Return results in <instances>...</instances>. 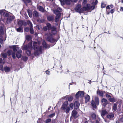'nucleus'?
<instances>
[{
    "mask_svg": "<svg viewBox=\"0 0 123 123\" xmlns=\"http://www.w3.org/2000/svg\"><path fill=\"white\" fill-rule=\"evenodd\" d=\"M29 30V28H28L27 27L25 28V31L26 32H28Z\"/></svg>",
    "mask_w": 123,
    "mask_h": 123,
    "instance_id": "obj_53",
    "label": "nucleus"
},
{
    "mask_svg": "<svg viewBox=\"0 0 123 123\" xmlns=\"http://www.w3.org/2000/svg\"><path fill=\"white\" fill-rule=\"evenodd\" d=\"M48 37L47 38V41L50 42L51 43H53L56 42V40L52 37V35L49 33L47 35Z\"/></svg>",
    "mask_w": 123,
    "mask_h": 123,
    "instance_id": "obj_5",
    "label": "nucleus"
},
{
    "mask_svg": "<svg viewBox=\"0 0 123 123\" xmlns=\"http://www.w3.org/2000/svg\"><path fill=\"white\" fill-rule=\"evenodd\" d=\"M77 111L75 110H73L72 112V117L75 118H76L78 117Z\"/></svg>",
    "mask_w": 123,
    "mask_h": 123,
    "instance_id": "obj_11",
    "label": "nucleus"
},
{
    "mask_svg": "<svg viewBox=\"0 0 123 123\" xmlns=\"http://www.w3.org/2000/svg\"><path fill=\"white\" fill-rule=\"evenodd\" d=\"M56 16L55 20V21L57 22L59 21V18L60 16V14L58 13V14H56Z\"/></svg>",
    "mask_w": 123,
    "mask_h": 123,
    "instance_id": "obj_18",
    "label": "nucleus"
},
{
    "mask_svg": "<svg viewBox=\"0 0 123 123\" xmlns=\"http://www.w3.org/2000/svg\"><path fill=\"white\" fill-rule=\"evenodd\" d=\"M96 123H99V121H98L97 120L96 121Z\"/></svg>",
    "mask_w": 123,
    "mask_h": 123,
    "instance_id": "obj_64",
    "label": "nucleus"
},
{
    "mask_svg": "<svg viewBox=\"0 0 123 123\" xmlns=\"http://www.w3.org/2000/svg\"><path fill=\"white\" fill-rule=\"evenodd\" d=\"M84 94V92L82 91H80L76 93L75 97L77 99H78L80 98L83 97Z\"/></svg>",
    "mask_w": 123,
    "mask_h": 123,
    "instance_id": "obj_4",
    "label": "nucleus"
},
{
    "mask_svg": "<svg viewBox=\"0 0 123 123\" xmlns=\"http://www.w3.org/2000/svg\"><path fill=\"white\" fill-rule=\"evenodd\" d=\"M54 18V17L52 16H49L47 17V19L49 21H52L53 20Z\"/></svg>",
    "mask_w": 123,
    "mask_h": 123,
    "instance_id": "obj_22",
    "label": "nucleus"
},
{
    "mask_svg": "<svg viewBox=\"0 0 123 123\" xmlns=\"http://www.w3.org/2000/svg\"><path fill=\"white\" fill-rule=\"evenodd\" d=\"M42 45L43 47L45 48H47V45L45 41H43V42L42 43Z\"/></svg>",
    "mask_w": 123,
    "mask_h": 123,
    "instance_id": "obj_32",
    "label": "nucleus"
},
{
    "mask_svg": "<svg viewBox=\"0 0 123 123\" xmlns=\"http://www.w3.org/2000/svg\"><path fill=\"white\" fill-rule=\"evenodd\" d=\"M110 6L111 7V8H112L113 7V5H111L110 6Z\"/></svg>",
    "mask_w": 123,
    "mask_h": 123,
    "instance_id": "obj_63",
    "label": "nucleus"
},
{
    "mask_svg": "<svg viewBox=\"0 0 123 123\" xmlns=\"http://www.w3.org/2000/svg\"><path fill=\"white\" fill-rule=\"evenodd\" d=\"M51 121V119L50 118L46 119L45 121V123H48L50 122Z\"/></svg>",
    "mask_w": 123,
    "mask_h": 123,
    "instance_id": "obj_42",
    "label": "nucleus"
},
{
    "mask_svg": "<svg viewBox=\"0 0 123 123\" xmlns=\"http://www.w3.org/2000/svg\"><path fill=\"white\" fill-rule=\"evenodd\" d=\"M48 28L47 26H45L43 27V29L44 31H46L47 30Z\"/></svg>",
    "mask_w": 123,
    "mask_h": 123,
    "instance_id": "obj_49",
    "label": "nucleus"
},
{
    "mask_svg": "<svg viewBox=\"0 0 123 123\" xmlns=\"http://www.w3.org/2000/svg\"><path fill=\"white\" fill-rule=\"evenodd\" d=\"M62 11V9L60 7H58L56 9H55L53 10L54 13L55 14H58V13H60V12Z\"/></svg>",
    "mask_w": 123,
    "mask_h": 123,
    "instance_id": "obj_8",
    "label": "nucleus"
},
{
    "mask_svg": "<svg viewBox=\"0 0 123 123\" xmlns=\"http://www.w3.org/2000/svg\"><path fill=\"white\" fill-rule=\"evenodd\" d=\"M114 116V114L113 113H111L108 115L107 117L109 118H113Z\"/></svg>",
    "mask_w": 123,
    "mask_h": 123,
    "instance_id": "obj_25",
    "label": "nucleus"
},
{
    "mask_svg": "<svg viewBox=\"0 0 123 123\" xmlns=\"http://www.w3.org/2000/svg\"><path fill=\"white\" fill-rule=\"evenodd\" d=\"M109 100L111 102H114L116 101V99L114 98H111L109 99Z\"/></svg>",
    "mask_w": 123,
    "mask_h": 123,
    "instance_id": "obj_29",
    "label": "nucleus"
},
{
    "mask_svg": "<svg viewBox=\"0 0 123 123\" xmlns=\"http://www.w3.org/2000/svg\"><path fill=\"white\" fill-rule=\"evenodd\" d=\"M63 2L66 3L68 5H69L70 4V2L69 0H64Z\"/></svg>",
    "mask_w": 123,
    "mask_h": 123,
    "instance_id": "obj_28",
    "label": "nucleus"
},
{
    "mask_svg": "<svg viewBox=\"0 0 123 123\" xmlns=\"http://www.w3.org/2000/svg\"><path fill=\"white\" fill-rule=\"evenodd\" d=\"M106 97L108 98H111V96L107 94H106Z\"/></svg>",
    "mask_w": 123,
    "mask_h": 123,
    "instance_id": "obj_52",
    "label": "nucleus"
},
{
    "mask_svg": "<svg viewBox=\"0 0 123 123\" xmlns=\"http://www.w3.org/2000/svg\"><path fill=\"white\" fill-rule=\"evenodd\" d=\"M87 3L86 0H83V2L82 4L83 5H85Z\"/></svg>",
    "mask_w": 123,
    "mask_h": 123,
    "instance_id": "obj_50",
    "label": "nucleus"
},
{
    "mask_svg": "<svg viewBox=\"0 0 123 123\" xmlns=\"http://www.w3.org/2000/svg\"><path fill=\"white\" fill-rule=\"evenodd\" d=\"M90 4H87L86 5V7H83L84 11L90 10Z\"/></svg>",
    "mask_w": 123,
    "mask_h": 123,
    "instance_id": "obj_16",
    "label": "nucleus"
},
{
    "mask_svg": "<svg viewBox=\"0 0 123 123\" xmlns=\"http://www.w3.org/2000/svg\"><path fill=\"white\" fill-rule=\"evenodd\" d=\"M68 102L67 101H65L63 104L61 108V110L65 111L66 113L68 114L69 113L70 110V108L72 110L74 106V105L73 103H71L70 104L69 106H68Z\"/></svg>",
    "mask_w": 123,
    "mask_h": 123,
    "instance_id": "obj_1",
    "label": "nucleus"
},
{
    "mask_svg": "<svg viewBox=\"0 0 123 123\" xmlns=\"http://www.w3.org/2000/svg\"><path fill=\"white\" fill-rule=\"evenodd\" d=\"M114 11V10L113 9H112L110 11V12L111 13H113Z\"/></svg>",
    "mask_w": 123,
    "mask_h": 123,
    "instance_id": "obj_56",
    "label": "nucleus"
},
{
    "mask_svg": "<svg viewBox=\"0 0 123 123\" xmlns=\"http://www.w3.org/2000/svg\"><path fill=\"white\" fill-rule=\"evenodd\" d=\"M104 92L101 91H97V93L99 96L103 97L104 94Z\"/></svg>",
    "mask_w": 123,
    "mask_h": 123,
    "instance_id": "obj_19",
    "label": "nucleus"
},
{
    "mask_svg": "<svg viewBox=\"0 0 123 123\" xmlns=\"http://www.w3.org/2000/svg\"><path fill=\"white\" fill-rule=\"evenodd\" d=\"M51 33L53 34H55L56 33V28L55 27L53 26L50 29Z\"/></svg>",
    "mask_w": 123,
    "mask_h": 123,
    "instance_id": "obj_14",
    "label": "nucleus"
},
{
    "mask_svg": "<svg viewBox=\"0 0 123 123\" xmlns=\"http://www.w3.org/2000/svg\"><path fill=\"white\" fill-rule=\"evenodd\" d=\"M15 18V17L13 16H10L8 17L7 19V23L8 24L10 23Z\"/></svg>",
    "mask_w": 123,
    "mask_h": 123,
    "instance_id": "obj_7",
    "label": "nucleus"
},
{
    "mask_svg": "<svg viewBox=\"0 0 123 123\" xmlns=\"http://www.w3.org/2000/svg\"><path fill=\"white\" fill-rule=\"evenodd\" d=\"M16 29L18 32H23V29L21 27V26H20L18 28H16Z\"/></svg>",
    "mask_w": 123,
    "mask_h": 123,
    "instance_id": "obj_23",
    "label": "nucleus"
},
{
    "mask_svg": "<svg viewBox=\"0 0 123 123\" xmlns=\"http://www.w3.org/2000/svg\"><path fill=\"white\" fill-rule=\"evenodd\" d=\"M26 40L29 41L31 40V37L30 36L27 35L26 36Z\"/></svg>",
    "mask_w": 123,
    "mask_h": 123,
    "instance_id": "obj_31",
    "label": "nucleus"
},
{
    "mask_svg": "<svg viewBox=\"0 0 123 123\" xmlns=\"http://www.w3.org/2000/svg\"><path fill=\"white\" fill-rule=\"evenodd\" d=\"M120 11H123V7H120Z\"/></svg>",
    "mask_w": 123,
    "mask_h": 123,
    "instance_id": "obj_58",
    "label": "nucleus"
},
{
    "mask_svg": "<svg viewBox=\"0 0 123 123\" xmlns=\"http://www.w3.org/2000/svg\"><path fill=\"white\" fill-rule=\"evenodd\" d=\"M98 3V1L97 0H96L95 1V2L93 3V4H94V5H95L97 4Z\"/></svg>",
    "mask_w": 123,
    "mask_h": 123,
    "instance_id": "obj_55",
    "label": "nucleus"
},
{
    "mask_svg": "<svg viewBox=\"0 0 123 123\" xmlns=\"http://www.w3.org/2000/svg\"><path fill=\"white\" fill-rule=\"evenodd\" d=\"M18 24L20 26H21L23 25H26V23L24 21L20 20L18 21Z\"/></svg>",
    "mask_w": 123,
    "mask_h": 123,
    "instance_id": "obj_10",
    "label": "nucleus"
},
{
    "mask_svg": "<svg viewBox=\"0 0 123 123\" xmlns=\"http://www.w3.org/2000/svg\"><path fill=\"white\" fill-rule=\"evenodd\" d=\"M75 10L79 13H81L84 11V7L82 8L81 7V5H77L75 8Z\"/></svg>",
    "mask_w": 123,
    "mask_h": 123,
    "instance_id": "obj_6",
    "label": "nucleus"
},
{
    "mask_svg": "<svg viewBox=\"0 0 123 123\" xmlns=\"http://www.w3.org/2000/svg\"><path fill=\"white\" fill-rule=\"evenodd\" d=\"M0 13L1 15H3L6 17H9V14L8 13L4 12L3 10H1L0 11Z\"/></svg>",
    "mask_w": 123,
    "mask_h": 123,
    "instance_id": "obj_13",
    "label": "nucleus"
},
{
    "mask_svg": "<svg viewBox=\"0 0 123 123\" xmlns=\"http://www.w3.org/2000/svg\"><path fill=\"white\" fill-rule=\"evenodd\" d=\"M33 44L34 50L37 53H40L42 47L38 46V43L36 42H34Z\"/></svg>",
    "mask_w": 123,
    "mask_h": 123,
    "instance_id": "obj_3",
    "label": "nucleus"
},
{
    "mask_svg": "<svg viewBox=\"0 0 123 123\" xmlns=\"http://www.w3.org/2000/svg\"><path fill=\"white\" fill-rule=\"evenodd\" d=\"M3 60L1 58H0V63H3V62H2Z\"/></svg>",
    "mask_w": 123,
    "mask_h": 123,
    "instance_id": "obj_57",
    "label": "nucleus"
},
{
    "mask_svg": "<svg viewBox=\"0 0 123 123\" xmlns=\"http://www.w3.org/2000/svg\"><path fill=\"white\" fill-rule=\"evenodd\" d=\"M28 57L26 56H23L21 58L22 60L25 61H26L28 60Z\"/></svg>",
    "mask_w": 123,
    "mask_h": 123,
    "instance_id": "obj_36",
    "label": "nucleus"
},
{
    "mask_svg": "<svg viewBox=\"0 0 123 123\" xmlns=\"http://www.w3.org/2000/svg\"><path fill=\"white\" fill-rule=\"evenodd\" d=\"M95 99L96 104L97 105H98L99 104V100L98 98L97 97H95Z\"/></svg>",
    "mask_w": 123,
    "mask_h": 123,
    "instance_id": "obj_26",
    "label": "nucleus"
},
{
    "mask_svg": "<svg viewBox=\"0 0 123 123\" xmlns=\"http://www.w3.org/2000/svg\"><path fill=\"white\" fill-rule=\"evenodd\" d=\"M28 3H30L31 2V1L30 0H25Z\"/></svg>",
    "mask_w": 123,
    "mask_h": 123,
    "instance_id": "obj_61",
    "label": "nucleus"
},
{
    "mask_svg": "<svg viewBox=\"0 0 123 123\" xmlns=\"http://www.w3.org/2000/svg\"><path fill=\"white\" fill-rule=\"evenodd\" d=\"M107 101V100L104 98H103L101 102L103 103H105Z\"/></svg>",
    "mask_w": 123,
    "mask_h": 123,
    "instance_id": "obj_47",
    "label": "nucleus"
},
{
    "mask_svg": "<svg viewBox=\"0 0 123 123\" xmlns=\"http://www.w3.org/2000/svg\"><path fill=\"white\" fill-rule=\"evenodd\" d=\"M55 113L49 115L48 117H50V118H52L54 117L55 115Z\"/></svg>",
    "mask_w": 123,
    "mask_h": 123,
    "instance_id": "obj_41",
    "label": "nucleus"
},
{
    "mask_svg": "<svg viewBox=\"0 0 123 123\" xmlns=\"http://www.w3.org/2000/svg\"><path fill=\"white\" fill-rule=\"evenodd\" d=\"M3 42V40L1 38H0V43H2Z\"/></svg>",
    "mask_w": 123,
    "mask_h": 123,
    "instance_id": "obj_59",
    "label": "nucleus"
},
{
    "mask_svg": "<svg viewBox=\"0 0 123 123\" xmlns=\"http://www.w3.org/2000/svg\"><path fill=\"white\" fill-rule=\"evenodd\" d=\"M38 8L39 11L42 12H43L45 11V10L43 7L41 6H38Z\"/></svg>",
    "mask_w": 123,
    "mask_h": 123,
    "instance_id": "obj_24",
    "label": "nucleus"
},
{
    "mask_svg": "<svg viewBox=\"0 0 123 123\" xmlns=\"http://www.w3.org/2000/svg\"><path fill=\"white\" fill-rule=\"evenodd\" d=\"M1 55H2V57L4 58H6L7 56V54L6 53H2L1 54Z\"/></svg>",
    "mask_w": 123,
    "mask_h": 123,
    "instance_id": "obj_39",
    "label": "nucleus"
},
{
    "mask_svg": "<svg viewBox=\"0 0 123 123\" xmlns=\"http://www.w3.org/2000/svg\"><path fill=\"white\" fill-rule=\"evenodd\" d=\"M117 105L116 104H114V105L113 109L115 111H116L117 110Z\"/></svg>",
    "mask_w": 123,
    "mask_h": 123,
    "instance_id": "obj_38",
    "label": "nucleus"
},
{
    "mask_svg": "<svg viewBox=\"0 0 123 123\" xmlns=\"http://www.w3.org/2000/svg\"><path fill=\"white\" fill-rule=\"evenodd\" d=\"M73 98L72 96L69 97L68 98V100L69 101H71L73 99Z\"/></svg>",
    "mask_w": 123,
    "mask_h": 123,
    "instance_id": "obj_44",
    "label": "nucleus"
},
{
    "mask_svg": "<svg viewBox=\"0 0 123 123\" xmlns=\"http://www.w3.org/2000/svg\"><path fill=\"white\" fill-rule=\"evenodd\" d=\"M93 5L90 6V10H93L95 8V5L94 4Z\"/></svg>",
    "mask_w": 123,
    "mask_h": 123,
    "instance_id": "obj_48",
    "label": "nucleus"
},
{
    "mask_svg": "<svg viewBox=\"0 0 123 123\" xmlns=\"http://www.w3.org/2000/svg\"><path fill=\"white\" fill-rule=\"evenodd\" d=\"M92 105V107L95 108H96L97 107L96 105H97L96 104V102L95 103L94 101L93 100H92L91 103Z\"/></svg>",
    "mask_w": 123,
    "mask_h": 123,
    "instance_id": "obj_20",
    "label": "nucleus"
},
{
    "mask_svg": "<svg viewBox=\"0 0 123 123\" xmlns=\"http://www.w3.org/2000/svg\"><path fill=\"white\" fill-rule=\"evenodd\" d=\"M59 66H60V68L59 69H60L61 70L62 69V66L61 65V64H60L59 65Z\"/></svg>",
    "mask_w": 123,
    "mask_h": 123,
    "instance_id": "obj_60",
    "label": "nucleus"
},
{
    "mask_svg": "<svg viewBox=\"0 0 123 123\" xmlns=\"http://www.w3.org/2000/svg\"><path fill=\"white\" fill-rule=\"evenodd\" d=\"M33 14L34 16L37 17L38 16V12L36 11H34L33 12Z\"/></svg>",
    "mask_w": 123,
    "mask_h": 123,
    "instance_id": "obj_27",
    "label": "nucleus"
},
{
    "mask_svg": "<svg viewBox=\"0 0 123 123\" xmlns=\"http://www.w3.org/2000/svg\"><path fill=\"white\" fill-rule=\"evenodd\" d=\"M13 51L15 53L17 52L16 56L18 58H19L21 57V53L22 51L19 48V47L17 45H14L12 46V47Z\"/></svg>",
    "mask_w": 123,
    "mask_h": 123,
    "instance_id": "obj_2",
    "label": "nucleus"
},
{
    "mask_svg": "<svg viewBox=\"0 0 123 123\" xmlns=\"http://www.w3.org/2000/svg\"><path fill=\"white\" fill-rule=\"evenodd\" d=\"M46 73L47 74H48V75H49L50 74V71H48V70H47L45 71Z\"/></svg>",
    "mask_w": 123,
    "mask_h": 123,
    "instance_id": "obj_51",
    "label": "nucleus"
},
{
    "mask_svg": "<svg viewBox=\"0 0 123 123\" xmlns=\"http://www.w3.org/2000/svg\"><path fill=\"white\" fill-rule=\"evenodd\" d=\"M74 109H77L79 108L80 105V104L79 102L76 101L74 102Z\"/></svg>",
    "mask_w": 123,
    "mask_h": 123,
    "instance_id": "obj_12",
    "label": "nucleus"
},
{
    "mask_svg": "<svg viewBox=\"0 0 123 123\" xmlns=\"http://www.w3.org/2000/svg\"><path fill=\"white\" fill-rule=\"evenodd\" d=\"M101 6L102 8H104L105 7V4L103 3H101Z\"/></svg>",
    "mask_w": 123,
    "mask_h": 123,
    "instance_id": "obj_54",
    "label": "nucleus"
},
{
    "mask_svg": "<svg viewBox=\"0 0 123 123\" xmlns=\"http://www.w3.org/2000/svg\"><path fill=\"white\" fill-rule=\"evenodd\" d=\"M108 114V112L105 110H102L101 113V116L104 118L103 116Z\"/></svg>",
    "mask_w": 123,
    "mask_h": 123,
    "instance_id": "obj_15",
    "label": "nucleus"
},
{
    "mask_svg": "<svg viewBox=\"0 0 123 123\" xmlns=\"http://www.w3.org/2000/svg\"><path fill=\"white\" fill-rule=\"evenodd\" d=\"M106 8L108 9H110L109 6H107L106 7Z\"/></svg>",
    "mask_w": 123,
    "mask_h": 123,
    "instance_id": "obj_62",
    "label": "nucleus"
},
{
    "mask_svg": "<svg viewBox=\"0 0 123 123\" xmlns=\"http://www.w3.org/2000/svg\"><path fill=\"white\" fill-rule=\"evenodd\" d=\"M0 70L2 71H4V69L3 66L1 65H0Z\"/></svg>",
    "mask_w": 123,
    "mask_h": 123,
    "instance_id": "obj_45",
    "label": "nucleus"
},
{
    "mask_svg": "<svg viewBox=\"0 0 123 123\" xmlns=\"http://www.w3.org/2000/svg\"><path fill=\"white\" fill-rule=\"evenodd\" d=\"M28 14L29 17L31 18V17H32V15L31 11H28Z\"/></svg>",
    "mask_w": 123,
    "mask_h": 123,
    "instance_id": "obj_43",
    "label": "nucleus"
},
{
    "mask_svg": "<svg viewBox=\"0 0 123 123\" xmlns=\"http://www.w3.org/2000/svg\"><path fill=\"white\" fill-rule=\"evenodd\" d=\"M22 49L23 50H26L28 49V46L27 45H24L22 47Z\"/></svg>",
    "mask_w": 123,
    "mask_h": 123,
    "instance_id": "obj_34",
    "label": "nucleus"
},
{
    "mask_svg": "<svg viewBox=\"0 0 123 123\" xmlns=\"http://www.w3.org/2000/svg\"><path fill=\"white\" fill-rule=\"evenodd\" d=\"M28 49H32V43H29L28 44Z\"/></svg>",
    "mask_w": 123,
    "mask_h": 123,
    "instance_id": "obj_30",
    "label": "nucleus"
},
{
    "mask_svg": "<svg viewBox=\"0 0 123 123\" xmlns=\"http://www.w3.org/2000/svg\"><path fill=\"white\" fill-rule=\"evenodd\" d=\"M90 99V97L89 95L87 94L85 97V102L86 103L89 101Z\"/></svg>",
    "mask_w": 123,
    "mask_h": 123,
    "instance_id": "obj_17",
    "label": "nucleus"
},
{
    "mask_svg": "<svg viewBox=\"0 0 123 123\" xmlns=\"http://www.w3.org/2000/svg\"><path fill=\"white\" fill-rule=\"evenodd\" d=\"M30 31L31 33V34H33L34 33V32L33 26L30 27Z\"/></svg>",
    "mask_w": 123,
    "mask_h": 123,
    "instance_id": "obj_35",
    "label": "nucleus"
},
{
    "mask_svg": "<svg viewBox=\"0 0 123 123\" xmlns=\"http://www.w3.org/2000/svg\"><path fill=\"white\" fill-rule=\"evenodd\" d=\"M26 53L28 55H30L31 54V51L29 50H27L26 52Z\"/></svg>",
    "mask_w": 123,
    "mask_h": 123,
    "instance_id": "obj_46",
    "label": "nucleus"
},
{
    "mask_svg": "<svg viewBox=\"0 0 123 123\" xmlns=\"http://www.w3.org/2000/svg\"><path fill=\"white\" fill-rule=\"evenodd\" d=\"M4 70L6 73L9 72L10 70V68L7 66H6L4 67Z\"/></svg>",
    "mask_w": 123,
    "mask_h": 123,
    "instance_id": "obj_21",
    "label": "nucleus"
},
{
    "mask_svg": "<svg viewBox=\"0 0 123 123\" xmlns=\"http://www.w3.org/2000/svg\"><path fill=\"white\" fill-rule=\"evenodd\" d=\"M46 25L47 26V27L49 30H50L51 28L52 27L51 26L50 24L49 23H47Z\"/></svg>",
    "mask_w": 123,
    "mask_h": 123,
    "instance_id": "obj_33",
    "label": "nucleus"
},
{
    "mask_svg": "<svg viewBox=\"0 0 123 123\" xmlns=\"http://www.w3.org/2000/svg\"><path fill=\"white\" fill-rule=\"evenodd\" d=\"M7 53L9 55H12L13 58L14 59L16 58L15 54L13 51V52L11 50H8L7 52Z\"/></svg>",
    "mask_w": 123,
    "mask_h": 123,
    "instance_id": "obj_9",
    "label": "nucleus"
},
{
    "mask_svg": "<svg viewBox=\"0 0 123 123\" xmlns=\"http://www.w3.org/2000/svg\"><path fill=\"white\" fill-rule=\"evenodd\" d=\"M92 118L94 119H95L96 118V115L94 113H93L92 115Z\"/></svg>",
    "mask_w": 123,
    "mask_h": 123,
    "instance_id": "obj_40",
    "label": "nucleus"
},
{
    "mask_svg": "<svg viewBox=\"0 0 123 123\" xmlns=\"http://www.w3.org/2000/svg\"><path fill=\"white\" fill-rule=\"evenodd\" d=\"M27 24L28 25H29L30 27L32 26V24L31 22L29 20H28L27 21Z\"/></svg>",
    "mask_w": 123,
    "mask_h": 123,
    "instance_id": "obj_37",
    "label": "nucleus"
}]
</instances>
